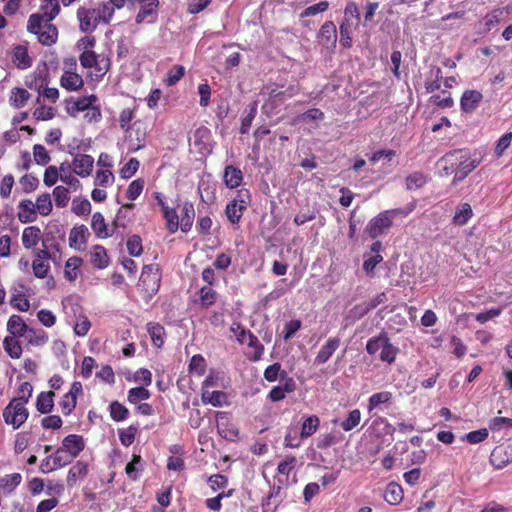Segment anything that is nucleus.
I'll return each instance as SVG.
<instances>
[{"label": "nucleus", "mask_w": 512, "mask_h": 512, "mask_svg": "<svg viewBox=\"0 0 512 512\" xmlns=\"http://www.w3.org/2000/svg\"><path fill=\"white\" fill-rule=\"evenodd\" d=\"M296 390V382L293 378H286L282 385L274 386L268 393V399L272 402H278L286 397L287 393H292Z\"/></svg>", "instance_id": "obj_19"}, {"label": "nucleus", "mask_w": 512, "mask_h": 512, "mask_svg": "<svg viewBox=\"0 0 512 512\" xmlns=\"http://www.w3.org/2000/svg\"><path fill=\"white\" fill-rule=\"evenodd\" d=\"M360 421L361 411L359 409H354L348 413V416L341 422L340 426L344 431L348 432L357 427Z\"/></svg>", "instance_id": "obj_53"}, {"label": "nucleus", "mask_w": 512, "mask_h": 512, "mask_svg": "<svg viewBox=\"0 0 512 512\" xmlns=\"http://www.w3.org/2000/svg\"><path fill=\"white\" fill-rule=\"evenodd\" d=\"M150 396L149 390L145 387H134L128 391L127 400L131 404H138L140 401L149 399Z\"/></svg>", "instance_id": "obj_56"}, {"label": "nucleus", "mask_w": 512, "mask_h": 512, "mask_svg": "<svg viewBox=\"0 0 512 512\" xmlns=\"http://www.w3.org/2000/svg\"><path fill=\"white\" fill-rule=\"evenodd\" d=\"M36 211L42 216H48L53 208L51 196L49 193L39 195L34 204Z\"/></svg>", "instance_id": "obj_50"}, {"label": "nucleus", "mask_w": 512, "mask_h": 512, "mask_svg": "<svg viewBox=\"0 0 512 512\" xmlns=\"http://www.w3.org/2000/svg\"><path fill=\"white\" fill-rule=\"evenodd\" d=\"M223 181L229 189L239 187L243 181V173L241 169L233 165H227L224 169Z\"/></svg>", "instance_id": "obj_21"}, {"label": "nucleus", "mask_w": 512, "mask_h": 512, "mask_svg": "<svg viewBox=\"0 0 512 512\" xmlns=\"http://www.w3.org/2000/svg\"><path fill=\"white\" fill-rule=\"evenodd\" d=\"M198 296V303L203 309L213 306L218 299V293L209 286L201 287L198 291Z\"/></svg>", "instance_id": "obj_36"}, {"label": "nucleus", "mask_w": 512, "mask_h": 512, "mask_svg": "<svg viewBox=\"0 0 512 512\" xmlns=\"http://www.w3.org/2000/svg\"><path fill=\"white\" fill-rule=\"evenodd\" d=\"M89 472V465L84 461H77L68 471L67 485L73 487L79 479H83Z\"/></svg>", "instance_id": "obj_23"}, {"label": "nucleus", "mask_w": 512, "mask_h": 512, "mask_svg": "<svg viewBox=\"0 0 512 512\" xmlns=\"http://www.w3.org/2000/svg\"><path fill=\"white\" fill-rule=\"evenodd\" d=\"M299 93L297 85H289L286 89H280L278 85H267L261 90V95L266 96L262 105V111L270 116L277 113L279 108L287 99H290Z\"/></svg>", "instance_id": "obj_1"}, {"label": "nucleus", "mask_w": 512, "mask_h": 512, "mask_svg": "<svg viewBox=\"0 0 512 512\" xmlns=\"http://www.w3.org/2000/svg\"><path fill=\"white\" fill-rule=\"evenodd\" d=\"M144 185H145V182L142 178H138V179H135L133 180L127 190H126V197L130 200V201H134L136 200L142 193L143 189H144Z\"/></svg>", "instance_id": "obj_61"}, {"label": "nucleus", "mask_w": 512, "mask_h": 512, "mask_svg": "<svg viewBox=\"0 0 512 512\" xmlns=\"http://www.w3.org/2000/svg\"><path fill=\"white\" fill-rule=\"evenodd\" d=\"M166 220V228L170 233H175L179 228V216L174 208L164 207L162 211Z\"/></svg>", "instance_id": "obj_49"}, {"label": "nucleus", "mask_w": 512, "mask_h": 512, "mask_svg": "<svg viewBox=\"0 0 512 512\" xmlns=\"http://www.w3.org/2000/svg\"><path fill=\"white\" fill-rule=\"evenodd\" d=\"M18 338L19 337L11 335L6 336L3 340V348L12 359H19L23 352L21 343Z\"/></svg>", "instance_id": "obj_37"}, {"label": "nucleus", "mask_w": 512, "mask_h": 512, "mask_svg": "<svg viewBox=\"0 0 512 512\" xmlns=\"http://www.w3.org/2000/svg\"><path fill=\"white\" fill-rule=\"evenodd\" d=\"M320 419L316 415L307 417L301 426V438H308L312 436L319 428Z\"/></svg>", "instance_id": "obj_48"}, {"label": "nucleus", "mask_w": 512, "mask_h": 512, "mask_svg": "<svg viewBox=\"0 0 512 512\" xmlns=\"http://www.w3.org/2000/svg\"><path fill=\"white\" fill-rule=\"evenodd\" d=\"M90 262L97 269L108 267L110 259L107 250L101 245L93 246L90 251Z\"/></svg>", "instance_id": "obj_24"}, {"label": "nucleus", "mask_w": 512, "mask_h": 512, "mask_svg": "<svg viewBox=\"0 0 512 512\" xmlns=\"http://www.w3.org/2000/svg\"><path fill=\"white\" fill-rule=\"evenodd\" d=\"M404 497L403 488L396 482H390L384 492V500L390 505H398Z\"/></svg>", "instance_id": "obj_30"}, {"label": "nucleus", "mask_w": 512, "mask_h": 512, "mask_svg": "<svg viewBox=\"0 0 512 512\" xmlns=\"http://www.w3.org/2000/svg\"><path fill=\"white\" fill-rule=\"evenodd\" d=\"M185 75V67L179 64L172 66L166 73L163 83L167 87L174 86Z\"/></svg>", "instance_id": "obj_46"}, {"label": "nucleus", "mask_w": 512, "mask_h": 512, "mask_svg": "<svg viewBox=\"0 0 512 512\" xmlns=\"http://www.w3.org/2000/svg\"><path fill=\"white\" fill-rule=\"evenodd\" d=\"M126 246L130 256L138 257L143 252L142 239L139 235L134 234L130 236Z\"/></svg>", "instance_id": "obj_60"}, {"label": "nucleus", "mask_w": 512, "mask_h": 512, "mask_svg": "<svg viewBox=\"0 0 512 512\" xmlns=\"http://www.w3.org/2000/svg\"><path fill=\"white\" fill-rule=\"evenodd\" d=\"M83 264L82 258L72 256L65 262L64 277L69 282H74L80 275V268Z\"/></svg>", "instance_id": "obj_27"}, {"label": "nucleus", "mask_w": 512, "mask_h": 512, "mask_svg": "<svg viewBox=\"0 0 512 512\" xmlns=\"http://www.w3.org/2000/svg\"><path fill=\"white\" fill-rule=\"evenodd\" d=\"M41 230L37 226L24 228L22 233V244L26 249L34 248L41 239Z\"/></svg>", "instance_id": "obj_34"}, {"label": "nucleus", "mask_w": 512, "mask_h": 512, "mask_svg": "<svg viewBox=\"0 0 512 512\" xmlns=\"http://www.w3.org/2000/svg\"><path fill=\"white\" fill-rule=\"evenodd\" d=\"M201 399L204 404L221 407L226 403L227 395L220 390L210 391L208 389H202Z\"/></svg>", "instance_id": "obj_29"}, {"label": "nucleus", "mask_w": 512, "mask_h": 512, "mask_svg": "<svg viewBox=\"0 0 512 512\" xmlns=\"http://www.w3.org/2000/svg\"><path fill=\"white\" fill-rule=\"evenodd\" d=\"M53 391L41 392L36 399V408L42 414H47L52 411L54 407Z\"/></svg>", "instance_id": "obj_38"}, {"label": "nucleus", "mask_w": 512, "mask_h": 512, "mask_svg": "<svg viewBox=\"0 0 512 512\" xmlns=\"http://www.w3.org/2000/svg\"><path fill=\"white\" fill-rule=\"evenodd\" d=\"M460 150L462 152L460 154L461 160H457V170L469 174L479 166V164L481 163V157L471 158L466 149Z\"/></svg>", "instance_id": "obj_33"}, {"label": "nucleus", "mask_w": 512, "mask_h": 512, "mask_svg": "<svg viewBox=\"0 0 512 512\" xmlns=\"http://www.w3.org/2000/svg\"><path fill=\"white\" fill-rule=\"evenodd\" d=\"M247 345L252 348L254 351L251 355H249V359L251 361H258L261 359L262 354L264 352V346L261 344L257 336H255L252 332L246 340Z\"/></svg>", "instance_id": "obj_52"}, {"label": "nucleus", "mask_w": 512, "mask_h": 512, "mask_svg": "<svg viewBox=\"0 0 512 512\" xmlns=\"http://www.w3.org/2000/svg\"><path fill=\"white\" fill-rule=\"evenodd\" d=\"M161 274L158 264L145 265L142 269L138 286L148 295H154L160 288Z\"/></svg>", "instance_id": "obj_6"}, {"label": "nucleus", "mask_w": 512, "mask_h": 512, "mask_svg": "<svg viewBox=\"0 0 512 512\" xmlns=\"http://www.w3.org/2000/svg\"><path fill=\"white\" fill-rule=\"evenodd\" d=\"M18 219L21 223L34 222L37 218V211L34 203L30 199L22 200L19 205Z\"/></svg>", "instance_id": "obj_25"}, {"label": "nucleus", "mask_w": 512, "mask_h": 512, "mask_svg": "<svg viewBox=\"0 0 512 512\" xmlns=\"http://www.w3.org/2000/svg\"><path fill=\"white\" fill-rule=\"evenodd\" d=\"M25 405L23 400L11 399L3 409L4 422L12 426L14 430L19 429L29 417V411Z\"/></svg>", "instance_id": "obj_4"}, {"label": "nucleus", "mask_w": 512, "mask_h": 512, "mask_svg": "<svg viewBox=\"0 0 512 512\" xmlns=\"http://www.w3.org/2000/svg\"><path fill=\"white\" fill-rule=\"evenodd\" d=\"M147 332L155 347L161 348L164 345L166 332L162 325L156 322H149L147 323Z\"/></svg>", "instance_id": "obj_31"}, {"label": "nucleus", "mask_w": 512, "mask_h": 512, "mask_svg": "<svg viewBox=\"0 0 512 512\" xmlns=\"http://www.w3.org/2000/svg\"><path fill=\"white\" fill-rule=\"evenodd\" d=\"M428 182V176L420 171L410 173L405 178V187L407 190H416L422 188Z\"/></svg>", "instance_id": "obj_44"}, {"label": "nucleus", "mask_w": 512, "mask_h": 512, "mask_svg": "<svg viewBox=\"0 0 512 512\" xmlns=\"http://www.w3.org/2000/svg\"><path fill=\"white\" fill-rule=\"evenodd\" d=\"M217 428L219 435L228 441H235L239 437V429L229 420L219 423Z\"/></svg>", "instance_id": "obj_47"}, {"label": "nucleus", "mask_w": 512, "mask_h": 512, "mask_svg": "<svg viewBox=\"0 0 512 512\" xmlns=\"http://www.w3.org/2000/svg\"><path fill=\"white\" fill-rule=\"evenodd\" d=\"M25 337L28 343L33 346H41L47 343L48 341V336L44 331H36L30 328L27 331Z\"/></svg>", "instance_id": "obj_63"}, {"label": "nucleus", "mask_w": 512, "mask_h": 512, "mask_svg": "<svg viewBox=\"0 0 512 512\" xmlns=\"http://www.w3.org/2000/svg\"><path fill=\"white\" fill-rule=\"evenodd\" d=\"M97 100L95 95H90L87 97H80L77 100L72 102V105L67 107V113L70 116H75L77 112L86 111Z\"/></svg>", "instance_id": "obj_45"}, {"label": "nucleus", "mask_w": 512, "mask_h": 512, "mask_svg": "<svg viewBox=\"0 0 512 512\" xmlns=\"http://www.w3.org/2000/svg\"><path fill=\"white\" fill-rule=\"evenodd\" d=\"M489 461L495 469H503L512 463V443L504 442L497 445L491 452Z\"/></svg>", "instance_id": "obj_9"}, {"label": "nucleus", "mask_w": 512, "mask_h": 512, "mask_svg": "<svg viewBox=\"0 0 512 512\" xmlns=\"http://www.w3.org/2000/svg\"><path fill=\"white\" fill-rule=\"evenodd\" d=\"M91 228L97 238L106 239L112 235L109 232L104 216L100 212H95L93 214Z\"/></svg>", "instance_id": "obj_28"}, {"label": "nucleus", "mask_w": 512, "mask_h": 512, "mask_svg": "<svg viewBox=\"0 0 512 512\" xmlns=\"http://www.w3.org/2000/svg\"><path fill=\"white\" fill-rule=\"evenodd\" d=\"M341 339L339 337H330L317 353L314 363L322 365L328 362L334 352L340 347Z\"/></svg>", "instance_id": "obj_15"}, {"label": "nucleus", "mask_w": 512, "mask_h": 512, "mask_svg": "<svg viewBox=\"0 0 512 512\" xmlns=\"http://www.w3.org/2000/svg\"><path fill=\"white\" fill-rule=\"evenodd\" d=\"M12 61L18 69H27L32 66V59L24 45H17L12 50Z\"/></svg>", "instance_id": "obj_22"}, {"label": "nucleus", "mask_w": 512, "mask_h": 512, "mask_svg": "<svg viewBox=\"0 0 512 512\" xmlns=\"http://www.w3.org/2000/svg\"><path fill=\"white\" fill-rule=\"evenodd\" d=\"M461 153V150H453L437 161L440 176H449L457 170V160H461Z\"/></svg>", "instance_id": "obj_12"}, {"label": "nucleus", "mask_w": 512, "mask_h": 512, "mask_svg": "<svg viewBox=\"0 0 512 512\" xmlns=\"http://www.w3.org/2000/svg\"><path fill=\"white\" fill-rule=\"evenodd\" d=\"M353 27L354 23L342 22L340 24V44L345 48H350L353 44V40L351 37Z\"/></svg>", "instance_id": "obj_58"}, {"label": "nucleus", "mask_w": 512, "mask_h": 512, "mask_svg": "<svg viewBox=\"0 0 512 512\" xmlns=\"http://www.w3.org/2000/svg\"><path fill=\"white\" fill-rule=\"evenodd\" d=\"M250 202V191L245 188L238 190L237 198L230 201L225 208V214L231 224L236 225L240 222Z\"/></svg>", "instance_id": "obj_5"}, {"label": "nucleus", "mask_w": 512, "mask_h": 512, "mask_svg": "<svg viewBox=\"0 0 512 512\" xmlns=\"http://www.w3.org/2000/svg\"><path fill=\"white\" fill-rule=\"evenodd\" d=\"M29 327L20 315L13 314L7 321V331L15 337H23L26 335Z\"/></svg>", "instance_id": "obj_26"}, {"label": "nucleus", "mask_w": 512, "mask_h": 512, "mask_svg": "<svg viewBox=\"0 0 512 512\" xmlns=\"http://www.w3.org/2000/svg\"><path fill=\"white\" fill-rule=\"evenodd\" d=\"M30 96V93L25 88L15 87L11 90L9 103L13 108L20 109L26 106Z\"/></svg>", "instance_id": "obj_35"}, {"label": "nucleus", "mask_w": 512, "mask_h": 512, "mask_svg": "<svg viewBox=\"0 0 512 512\" xmlns=\"http://www.w3.org/2000/svg\"><path fill=\"white\" fill-rule=\"evenodd\" d=\"M206 360L201 354L194 355L189 363V371L191 373H196L199 376H202L206 372Z\"/></svg>", "instance_id": "obj_59"}, {"label": "nucleus", "mask_w": 512, "mask_h": 512, "mask_svg": "<svg viewBox=\"0 0 512 512\" xmlns=\"http://www.w3.org/2000/svg\"><path fill=\"white\" fill-rule=\"evenodd\" d=\"M353 19L356 20V23L354 24V28L358 27L359 21H360V12L357 3L350 1L347 3L345 10H344V20L343 22L347 23H353Z\"/></svg>", "instance_id": "obj_55"}, {"label": "nucleus", "mask_w": 512, "mask_h": 512, "mask_svg": "<svg viewBox=\"0 0 512 512\" xmlns=\"http://www.w3.org/2000/svg\"><path fill=\"white\" fill-rule=\"evenodd\" d=\"M109 410L111 418L116 422L127 419L129 415V410L118 401L111 402Z\"/></svg>", "instance_id": "obj_54"}, {"label": "nucleus", "mask_w": 512, "mask_h": 512, "mask_svg": "<svg viewBox=\"0 0 512 512\" xmlns=\"http://www.w3.org/2000/svg\"><path fill=\"white\" fill-rule=\"evenodd\" d=\"M10 305L21 312H27L30 309L29 299L24 292H19L18 294L12 293Z\"/></svg>", "instance_id": "obj_57"}, {"label": "nucleus", "mask_w": 512, "mask_h": 512, "mask_svg": "<svg viewBox=\"0 0 512 512\" xmlns=\"http://www.w3.org/2000/svg\"><path fill=\"white\" fill-rule=\"evenodd\" d=\"M366 351L369 355L374 356L377 353L379 360L391 365L395 362L399 353V348L394 346L387 332L382 331L379 335L371 337L366 343Z\"/></svg>", "instance_id": "obj_2"}, {"label": "nucleus", "mask_w": 512, "mask_h": 512, "mask_svg": "<svg viewBox=\"0 0 512 512\" xmlns=\"http://www.w3.org/2000/svg\"><path fill=\"white\" fill-rule=\"evenodd\" d=\"M194 145L199 148L200 151L207 150L211 138V131L206 126H200L195 129L193 133Z\"/></svg>", "instance_id": "obj_41"}, {"label": "nucleus", "mask_w": 512, "mask_h": 512, "mask_svg": "<svg viewBox=\"0 0 512 512\" xmlns=\"http://www.w3.org/2000/svg\"><path fill=\"white\" fill-rule=\"evenodd\" d=\"M76 17L79 22V30L86 34L93 33L102 23L100 12L96 8L80 6L76 11Z\"/></svg>", "instance_id": "obj_8"}, {"label": "nucleus", "mask_w": 512, "mask_h": 512, "mask_svg": "<svg viewBox=\"0 0 512 512\" xmlns=\"http://www.w3.org/2000/svg\"><path fill=\"white\" fill-rule=\"evenodd\" d=\"M94 159L91 155L77 154L72 162L73 171L80 177H87L93 169Z\"/></svg>", "instance_id": "obj_18"}, {"label": "nucleus", "mask_w": 512, "mask_h": 512, "mask_svg": "<svg viewBox=\"0 0 512 512\" xmlns=\"http://www.w3.org/2000/svg\"><path fill=\"white\" fill-rule=\"evenodd\" d=\"M392 399V393L389 391H382L373 394L368 400V409L372 411L380 404L389 402Z\"/></svg>", "instance_id": "obj_64"}, {"label": "nucleus", "mask_w": 512, "mask_h": 512, "mask_svg": "<svg viewBox=\"0 0 512 512\" xmlns=\"http://www.w3.org/2000/svg\"><path fill=\"white\" fill-rule=\"evenodd\" d=\"M85 448V442L81 435L69 434L62 440L61 449L71 458H76Z\"/></svg>", "instance_id": "obj_14"}, {"label": "nucleus", "mask_w": 512, "mask_h": 512, "mask_svg": "<svg viewBox=\"0 0 512 512\" xmlns=\"http://www.w3.org/2000/svg\"><path fill=\"white\" fill-rule=\"evenodd\" d=\"M90 232L85 225L74 226L69 233V246L83 251L86 248Z\"/></svg>", "instance_id": "obj_13"}, {"label": "nucleus", "mask_w": 512, "mask_h": 512, "mask_svg": "<svg viewBox=\"0 0 512 512\" xmlns=\"http://www.w3.org/2000/svg\"><path fill=\"white\" fill-rule=\"evenodd\" d=\"M386 300V294L384 292H381L377 294L375 297L371 298L370 300L364 302L363 304L356 305L354 307V310L358 312L359 316H364L365 314L375 309L378 305L384 303Z\"/></svg>", "instance_id": "obj_40"}, {"label": "nucleus", "mask_w": 512, "mask_h": 512, "mask_svg": "<svg viewBox=\"0 0 512 512\" xmlns=\"http://www.w3.org/2000/svg\"><path fill=\"white\" fill-rule=\"evenodd\" d=\"M31 33L37 35L39 42L44 46H52L58 40V29L51 22H43L38 31Z\"/></svg>", "instance_id": "obj_16"}, {"label": "nucleus", "mask_w": 512, "mask_h": 512, "mask_svg": "<svg viewBox=\"0 0 512 512\" xmlns=\"http://www.w3.org/2000/svg\"><path fill=\"white\" fill-rule=\"evenodd\" d=\"M473 216L471 205L468 203H461L456 207L453 217V224L458 226L465 225Z\"/></svg>", "instance_id": "obj_42"}, {"label": "nucleus", "mask_w": 512, "mask_h": 512, "mask_svg": "<svg viewBox=\"0 0 512 512\" xmlns=\"http://www.w3.org/2000/svg\"><path fill=\"white\" fill-rule=\"evenodd\" d=\"M318 42L323 47L335 48L337 42V29L336 25L332 21H326L320 27L317 34Z\"/></svg>", "instance_id": "obj_11"}, {"label": "nucleus", "mask_w": 512, "mask_h": 512, "mask_svg": "<svg viewBox=\"0 0 512 512\" xmlns=\"http://www.w3.org/2000/svg\"><path fill=\"white\" fill-rule=\"evenodd\" d=\"M20 473L6 474L0 477V490L5 494H11L22 482Z\"/></svg>", "instance_id": "obj_32"}, {"label": "nucleus", "mask_w": 512, "mask_h": 512, "mask_svg": "<svg viewBox=\"0 0 512 512\" xmlns=\"http://www.w3.org/2000/svg\"><path fill=\"white\" fill-rule=\"evenodd\" d=\"M392 225L393 220L391 219L390 214L385 210L369 221L366 227V232L371 238L375 239L392 227Z\"/></svg>", "instance_id": "obj_10"}, {"label": "nucleus", "mask_w": 512, "mask_h": 512, "mask_svg": "<svg viewBox=\"0 0 512 512\" xmlns=\"http://www.w3.org/2000/svg\"><path fill=\"white\" fill-rule=\"evenodd\" d=\"M142 462V457L139 454L132 455V460L125 467V473L130 480L136 481L140 478L143 470Z\"/></svg>", "instance_id": "obj_43"}, {"label": "nucleus", "mask_w": 512, "mask_h": 512, "mask_svg": "<svg viewBox=\"0 0 512 512\" xmlns=\"http://www.w3.org/2000/svg\"><path fill=\"white\" fill-rule=\"evenodd\" d=\"M483 100V94L477 90H466L460 99L461 110L465 113H472Z\"/></svg>", "instance_id": "obj_17"}, {"label": "nucleus", "mask_w": 512, "mask_h": 512, "mask_svg": "<svg viewBox=\"0 0 512 512\" xmlns=\"http://www.w3.org/2000/svg\"><path fill=\"white\" fill-rule=\"evenodd\" d=\"M60 84L67 91H79L84 86V80L77 72L64 71Z\"/></svg>", "instance_id": "obj_20"}, {"label": "nucleus", "mask_w": 512, "mask_h": 512, "mask_svg": "<svg viewBox=\"0 0 512 512\" xmlns=\"http://www.w3.org/2000/svg\"><path fill=\"white\" fill-rule=\"evenodd\" d=\"M53 196L55 200V204L59 208H63L67 206L70 197H69V190L64 186H56L53 189Z\"/></svg>", "instance_id": "obj_62"}, {"label": "nucleus", "mask_w": 512, "mask_h": 512, "mask_svg": "<svg viewBox=\"0 0 512 512\" xmlns=\"http://www.w3.org/2000/svg\"><path fill=\"white\" fill-rule=\"evenodd\" d=\"M280 377L281 380L289 378L286 371H281V364L276 362L269 365L264 371V378L268 382H274Z\"/></svg>", "instance_id": "obj_51"}, {"label": "nucleus", "mask_w": 512, "mask_h": 512, "mask_svg": "<svg viewBox=\"0 0 512 512\" xmlns=\"http://www.w3.org/2000/svg\"><path fill=\"white\" fill-rule=\"evenodd\" d=\"M195 216V210L192 203L186 202L181 211V220L179 221V227L182 232H188L192 225Z\"/></svg>", "instance_id": "obj_39"}, {"label": "nucleus", "mask_w": 512, "mask_h": 512, "mask_svg": "<svg viewBox=\"0 0 512 512\" xmlns=\"http://www.w3.org/2000/svg\"><path fill=\"white\" fill-rule=\"evenodd\" d=\"M79 61L83 68L94 69L97 78H102L110 69V59L100 58L94 50L81 52Z\"/></svg>", "instance_id": "obj_7"}, {"label": "nucleus", "mask_w": 512, "mask_h": 512, "mask_svg": "<svg viewBox=\"0 0 512 512\" xmlns=\"http://www.w3.org/2000/svg\"><path fill=\"white\" fill-rule=\"evenodd\" d=\"M60 12L58 0H43L40 6V13H33L29 16L27 23L28 32H36L42 27L43 22H52Z\"/></svg>", "instance_id": "obj_3"}]
</instances>
